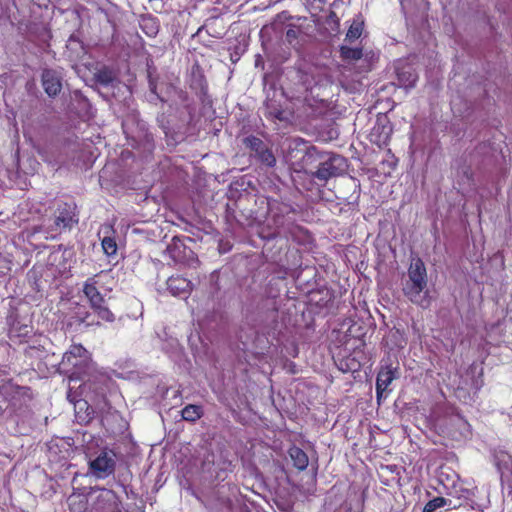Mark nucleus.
<instances>
[{
  "mask_svg": "<svg viewBox=\"0 0 512 512\" xmlns=\"http://www.w3.org/2000/svg\"><path fill=\"white\" fill-rule=\"evenodd\" d=\"M204 414L203 408L200 405L188 404L182 411L181 416L183 420L188 422H196Z\"/></svg>",
  "mask_w": 512,
  "mask_h": 512,
  "instance_id": "nucleus-16",
  "label": "nucleus"
},
{
  "mask_svg": "<svg viewBox=\"0 0 512 512\" xmlns=\"http://www.w3.org/2000/svg\"><path fill=\"white\" fill-rule=\"evenodd\" d=\"M362 31H363V22L359 19H355L347 31L346 39L349 41H354L361 36Z\"/></svg>",
  "mask_w": 512,
  "mask_h": 512,
  "instance_id": "nucleus-18",
  "label": "nucleus"
},
{
  "mask_svg": "<svg viewBox=\"0 0 512 512\" xmlns=\"http://www.w3.org/2000/svg\"><path fill=\"white\" fill-rule=\"evenodd\" d=\"M260 157H261L262 162L265 163L267 166H273L275 164V157L268 150L263 151L261 153Z\"/></svg>",
  "mask_w": 512,
  "mask_h": 512,
  "instance_id": "nucleus-24",
  "label": "nucleus"
},
{
  "mask_svg": "<svg viewBox=\"0 0 512 512\" xmlns=\"http://www.w3.org/2000/svg\"><path fill=\"white\" fill-rule=\"evenodd\" d=\"M389 132H390V129H388L386 132H385V137L383 139V142H385L388 138V135H389Z\"/></svg>",
  "mask_w": 512,
  "mask_h": 512,
  "instance_id": "nucleus-27",
  "label": "nucleus"
},
{
  "mask_svg": "<svg viewBox=\"0 0 512 512\" xmlns=\"http://www.w3.org/2000/svg\"><path fill=\"white\" fill-rule=\"evenodd\" d=\"M312 324H313V322H310L309 324H307V326H306L307 329H314Z\"/></svg>",
  "mask_w": 512,
  "mask_h": 512,
  "instance_id": "nucleus-28",
  "label": "nucleus"
},
{
  "mask_svg": "<svg viewBox=\"0 0 512 512\" xmlns=\"http://www.w3.org/2000/svg\"><path fill=\"white\" fill-rule=\"evenodd\" d=\"M341 56L345 60H358L362 57V50L358 48L341 47Z\"/></svg>",
  "mask_w": 512,
  "mask_h": 512,
  "instance_id": "nucleus-20",
  "label": "nucleus"
},
{
  "mask_svg": "<svg viewBox=\"0 0 512 512\" xmlns=\"http://www.w3.org/2000/svg\"><path fill=\"white\" fill-rule=\"evenodd\" d=\"M98 285L99 280L97 276L88 278L83 284V293L89 301L91 308L95 311V316L102 320H109L112 314L106 306L104 297L98 290Z\"/></svg>",
  "mask_w": 512,
  "mask_h": 512,
  "instance_id": "nucleus-5",
  "label": "nucleus"
},
{
  "mask_svg": "<svg viewBox=\"0 0 512 512\" xmlns=\"http://www.w3.org/2000/svg\"><path fill=\"white\" fill-rule=\"evenodd\" d=\"M69 380L70 382H73V381H76V380H79V377L77 375V372L76 371H71V374L69 376Z\"/></svg>",
  "mask_w": 512,
  "mask_h": 512,
  "instance_id": "nucleus-26",
  "label": "nucleus"
},
{
  "mask_svg": "<svg viewBox=\"0 0 512 512\" xmlns=\"http://www.w3.org/2000/svg\"><path fill=\"white\" fill-rule=\"evenodd\" d=\"M98 494L93 496L90 494L89 512H116L118 509L117 495L114 491L109 489H99L96 491Z\"/></svg>",
  "mask_w": 512,
  "mask_h": 512,
  "instance_id": "nucleus-6",
  "label": "nucleus"
},
{
  "mask_svg": "<svg viewBox=\"0 0 512 512\" xmlns=\"http://www.w3.org/2000/svg\"><path fill=\"white\" fill-rule=\"evenodd\" d=\"M74 223V219L72 216L61 217L58 216L56 219V225L59 227H70Z\"/></svg>",
  "mask_w": 512,
  "mask_h": 512,
  "instance_id": "nucleus-25",
  "label": "nucleus"
},
{
  "mask_svg": "<svg viewBox=\"0 0 512 512\" xmlns=\"http://www.w3.org/2000/svg\"><path fill=\"white\" fill-rule=\"evenodd\" d=\"M42 82L44 90L49 96H55L61 90L60 77L55 71H44L42 75Z\"/></svg>",
  "mask_w": 512,
  "mask_h": 512,
  "instance_id": "nucleus-13",
  "label": "nucleus"
},
{
  "mask_svg": "<svg viewBox=\"0 0 512 512\" xmlns=\"http://www.w3.org/2000/svg\"><path fill=\"white\" fill-rule=\"evenodd\" d=\"M88 351L81 344H73L62 357V365L69 370L82 367L87 363Z\"/></svg>",
  "mask_w": 512,
  "mask_h": 512,
  "instance_id": "nucleus-9",
  "label": "nucleus"
},
{
  "mask_svg": "<svg viewBox=\"0 0 512 512\" xmlns=\"http://www.w3.org/2000/svg\"><path fill=\"white\" fill-rule=\"evenodd\" d=\"M113 386L112 381L104 376L88 379L80 386L82 393L89 398L101 418L112 413L113 407L108 396L111 395Z\"/></svg>",
  "mask_w": 512,
  "mask_h": 512,
  "instance_id": "nucleus-2",
  "label": "nucleus"
},
{
  "mask_svg": "<svg viewBox=\"0 0 512 512\" xmlns=\"http://www.w3.org/2000/svg\"><path fill=\"white\" fill-rule=\"evenodd\" d=\"M33 334V326L25 322H11L8 328V336L12 341L27 342Z\"/></svg>",
  "mask_w": 512,
  "mask_h": 512,
  "instance_id": "nucleus-11",
  "label": "nucleus"
},
{
  "mask_svg": "<svg viewBox=\"0 0 512 512\" xmlns=\"http://www.w3.org/2000/svg\"><path fill=\"white\" fill-rule=\"evenodd\" d=\"M167 289L174 296L186 298L192 289V284L186 278L172 276L167 280Z\"/></svg>",
  "mask_w": 512,
  "mask_h": 512,
  "instance_id": "nucleus-12",
  "label": "nucleus"
},
{
  "mask_svg": "<svg viewBox=\"0 0 512 512\" xmlns=\"http://www.w3.org/2000/svg\"><path fill=\"white\" fill-rule=\"evenodd\" d=\"M0 392L7 398L9 397V400L12 401L16 397L27 396L30 392V388L26 386H20L15 384L12 380H9L2 385Z\"/></svg>",
  "mask_w": 512,
  "mask_h": 512,
  "instance_id": "nucleus-14",
  "label": "nucleus"
},
{
  "mask_svg": "<svg viewBox=\"0 0 512 512\" xmlns=\"http://www.w3.org/2000/svg\"><path fill=\"white\" fill-rule=\"evenodd\" d=\"M382 344L389 352L398 351L405 347L407 344V337L405 328L401 324L399 326L388 327L382 339Z\"/></svg>",
  "mask_w": 512,
  "mask_h": 512,
  "instance_id": "nucleus-7",
  "label": "nucleus"
},
{
  "mask_svg": "<svg viewBox=\"0 0 512 512\" xmlns=\"http://www.w3.org/2000/svg\"><path fill=\"white\" fill-rule=\"evenodd\" d=\"M409 281L404 289L412 302L422 304L426 298L427 273L422 260H414L408 270Z\"/></svg>",
  "mask_w": 512,
  "mask_h": 512,
  "instance_id": "nucleus-3",
  "label": "nucleus"
},
{
  "mask_svg": "<svg viewBox=\"0 0 512 512\" xmlns=\"http://www.w3.org/2000/svg\"><path fill=\"white\" fill-rule=\"evenodd\" d=\"M116 465V453L112 449L104 448L88 462V471L97 479H106L114 475Z\"/></svg>",
  "mask_w": 512,
  "mask_h": 512,
  "instance_id": "nucleus-4",
  "label": "nucleus"
},
{
  "mask_svg": "<svg viewBox=\"0 0 512 512\" xmlns=\"http://www.w3.org/2000/svg\"><path fill=\"white\" fill-rule=\"evenodd\" d=\"M142 26L144 28L150 29V31L147 32L149 35L155 34L158 29V26L156 25L155 21L152 18L143 19Z\"/></svg>",
  "mask_w": 512,
  "mask_h": 512,
  "instance_id": "nucleus-23",
  "label": "nucleus"
},
{
  "mask_svg": "<svg viewBox=\"0 0 512 512\" xmlns=\"http://www.w3.org/2000/svg\"><path fill=\"white\" fill-rule=\"evenodd\" d=\"M398 367L392 365L382 366L376 378V394L378 399L388 389L389 385L398 377Z\"/></svg>",
  "mask_w": 512,
  "mask_h": 512,
  "instance_id": "nucleus-10",
  "label": "nucleus"
},
{
  "mask_svg": "<svg viewBox=\"0 0 512 512\" xmlns=\"http://www.w3.org/2000/svg\"><path fill=\"white\" fill-rule=\"evenodd\" d=\"M447 502L448 500L444 497H435L425 504L423 512H434L438 508L446 506Z\"/></svg>",
  "mask_w": 512,
  "mask_h": 512,
  "instance_id": "nucleus-19",
  "label": "nucleus"
},
{
  "mask_svg": "<svg viewBox=\"0 0 512 512\" xmlns=\"http://www.w3.org/2000/svg\"><path fill=\"white\" fill-rule=\"evenodd\" d=\"M397 75L400 83L405 88L414 87L418 78L411 67H408L407 69L398 70Z\"/></svg>",
  "mask_w": 512,
  "mask_h": 512,
  "instance_id": "nucleus-17",
  "label": "nucleus"
},
{
  "mask_svg": "<svg viewBox=\"0 0 512 512\" xmlns=\"http://www.w3.org/2000/svg\"><path fill=\"white\" fill-rule=\"evenodd\" d=\"M77 498H80V496H77ZM68 501H69L70 509L73 512H83L86 509V504L89 500L84 502L82 499H80L79 503H76V497L70 496Z\"/></svg>",
  "mask_w": 512,
  "mask_h": 512,
  "instance_id": "nucleus-22",
  "label": "nucleus"
},
{
  "mask_svg": "<svg viewBox=\"0 0 512 512\" xmlns=\"http://www.w3.org/2000/svg\"><path fill=\"white\" fill-rule=\"evenodd\" d=\"M340 322L329 336V350L337 368L343 373L361 369L365 357L367 326L365 322Z\"/></svg>",
  "mask_w": 512,
  "mask_h": 512,
  "instance_id": "nucleus-1",
  "label": "nucleus"
},
{
  "mask_svg": "<svg viewBox=\"0 0 512 512\" xmlns=\"http://www.w3.org/2000/svg\"><path fill=\"white\" fill-rule=\"evenodd\" d=\"M102 248L106 255L112 256L117 252V245L113 238L105 237L102 240Z\"/></svg>",
  "mask_w": 512,
  "mask_h": 512,
  "instance_id": "nucleus-21",
  "label": "nucleus"
},
{
  "mask_svg": "<svg viewBox=\"0 0 512 512\" xmlns=\"http://www.w3.org/2000/svg\"><path fill=\"white\" fill-rule=\"evenodd\" d=\"M345 167V159L339 155H333L321 163L320 167L316 171V177L321 180H327L343 172Z\"/></svg>",
  "mask_w": 512,
  "mask_h": 512,
  "instance_id": "nucleus-8",
  "label": "nucleus"
},
{
  "mask_svg": "<svg viewBox=\"0 0 512 512\" xmlns=\"http://www.w3.org/2000/svg\"><path fill=\"white\" fill-rule=\"evenodd\" d=\"M288 454L293 462V465L298 470H305L309 464L307 454L299 447L292 446L289 448Z\"/></svg>",
  "mask_w": 512,
  "mask_h": 512,
  "instance_id": "nucleus-15",
  "label": "nucleus"
}]
</instances>
